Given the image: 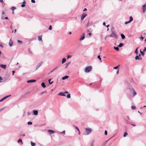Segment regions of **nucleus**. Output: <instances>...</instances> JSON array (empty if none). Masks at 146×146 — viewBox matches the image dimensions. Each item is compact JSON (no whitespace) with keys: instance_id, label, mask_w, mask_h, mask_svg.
<instances>
[{"instance_id":"nucleus-13","label":"nucleus","mask_w":146,"mask_h":146,"mask_svg":"<svg viewBox=\"0 0 146 146\" xmlns=\"http://www.w3.org/2000/svg\"><path fill=\"white\" fill-rule=\"evenodd\" d=\"M0 66L2 68L5 69L6 68V65H5L1 64L0 65Z\"/></svg>"},{"instance_id":"nucleus-51","label":"nucleus","mask_w":146,"mask_h":146,"mask_svg":"<svg viewBox=\"0 0 146 146\" xmlns=\"http://www.w3.org/2000/svg\"><path fill=\"white\" fill-rule=\"evenodd\" d=\"M47 93V92H46V91H44V92H42V94H44V93Z\"/></svg>"},{"instance_id":"nucleus-4","label":"nucleus","mask_w":146,"mask_h":146,"mask_svg":"<svg viewBox=\"0 0 146 146\" xmlns=\"http://www.w3.org/2000/svg\"><path fill=\"white\" fill-rule=\"evenodd\" d=\"M133 20V19L132 16H130L129 17V21H126L125 22V25H127L128 23H130Z\"/></svg>"},{"instance_id":"nucleus-59","label":"nucleus","mask_w":146,"mask_h":146,"mask_svg":"<svg viewBox=\"0 0 146 146\" xmlns=\"http://www.w3.org/2000/svg\"><path fill=\"white\" fill-rule=\"evenodd\" d=\"M5 19H7V20H8V19H9L8 17H5Z\"/></svg>"},{"instance_id":"nucleus-29","label":"nucleus","mask_w":146,"mask_h":146,"mask_svg":"<svg viewBox=\"0 0 146 146\" xmlns=\"http://www.w3.org/2000/svg\"><path fill=\"white\" fill-rule=\"evenodd\" d=\"M131 108L133 110H135L136 109L135 106H131Z\"/></svg>"},{"instance_id":"nucleus-10","label":"nucleus","mask_w":146,"mask_h":146,"mask_svg":"<svg viewBox=\"0 0 146 146\" xmlns=\"http://www.w3.org/2000/svg\"><path fill=\"white\" fill-rule=\"evenodd\" d=\"M36 81V80H28L27 81V83H33L34 82H35Z\"/></svg>"},{"instance_id":"nucleus-64","label":"nucleus","mask_w":146,"mask_h":146,"mask_svg":"<svg viewBox=\"0 0 146 146\" xmlns=\"http://www.w3.org/2000/svg\"><path fill=\"white\" fill-rule=\"evenodd\" d=\"M57 67H56L54 69H53V70H55L57 68Z\"/></svg>"},{"instance_id":"nucleus-54","label":"nucleus","mask_w":146,"mask_h":146,"mask_svg":"<svg viewBox=\"0 0 146 146\" xmlns=\"http://www.w3.org/2000/svg\"><path fill=\"white\" fill-rule=\"evenodd\" d=\"M143 51H145L146 52V47H144V49L143 50Z\"/></svg>"},{"instance_id":"nucleus-5","label":"nucleus","mask_w":146,"mask_h":146,"mask_svg":"<svg viewBox=\"0 0 146 146\" xmlns=\"http://www.w3.org/2000/svg\"><path fill=\"white\" fill-rule=\"evenodd\" d=\"M11 96V95H8V96H5L3 98H2V99H1L0 100V102L3 101L4 100L6 99V98H8L9 97Z\"/></svg>"},{"instance_id":"nucleus-40","label":"nucleus","mask_w":146,"mask_h":146,"mask_svg":"<svg viewBox=\"0 0 146 146\" xmlns=\"http://www.w3.org/2000/svg\"><path fill=\"white\" fill-rule=\"evenodd\" d=\"M137 49H138V48H137L135 51V52L137 54L138 53V52H137Z\"/></svg>"},{"instance_id":"nucleus-26","label":"nucleus","mask_w":146,"mask_h":146,"mask_svg":"<svg viewBox=\"0 0 146 146\" xmlns=\"http://www.w3.org/2000/svg\"><path fill=\"white\" fill-rule=\"evenodd\" d=\"M121 36L122 39H124L125 37V36L122 34L121 35Z\"/></svg>"},{"instance_id":"nucleus-24","label":"nucleus","mask_w":146,"mask_h":146,"mask_svg":"<svg viewBox=\"0 0 146 146\" xmlns=\"http://www.w3.org/2000/svg\"><path fill=\"white\" fill-rule=\"evenodd\" d=\"M51 79H50L48 80L49 84H52L53 82V81H52V82H51L50 81H51Z\"/></svg>"},{"instance_id":"nucleus-46","label":"nucleus","mask_w":146,"mask_h":146,"mask_svg":"<svg viewBox=\"0 0 146 146\" xmlns=\"http://www.w3.org/2000/svg\"><path fill=\"white\" fill-rule=\"evenodd\" d=\"M143 37L142 36H141V37H140V38L142 40H143Z\"/></svg>"},{"instance_id":"nucleus-58","label":"nucleus","mask_w":146,"mask_h":146,"mask_svg":"<svg viewBox=\"0 0 146 146\" xmlns=\"http://www.w3.org/2000/svg\"><path fill=\"white\" fill-rule=\"evenodd\" d=\"M5 14V12L3 11H2V14L3 15L4 14Z\"/></svg>"},{"instance_id":"nucleus-50","label":"nucleus","mask_w":146,"mask_h":146,"mask_svg":"<svg viewBox=\"0 0 146 146\" xmlns=\"http://www.w3.org/2000/svg\"><path fill=\"white\" fill-rule=\"evenodd\" d=\"M119 69H118L117 71V72H116V73L117 74H118V73H119Z\"/></svg>"},{"instance_id":"nucleus-14","label":"nucleus","mask_w":146,"mask_h":146,"mask_svg":"<svg viewBox=\"0 0 146 146\" xmlns=\"http://www.w3.org/2000/svg\"><path fill=\"white\" fill-rule=\"evenodd\" d=\"M42 63H39L36 66V70H37L41 65Z\"/></svg>"},{"instance_id":"nucleus-9","label":"nucleus","mask_w":146,"mask_h":146,"mask_svg":"<svg viewBox=\"0 0 146 146\" xmlns=\"http://www.w3.org/2000/svg\"><path fill=\"white\" fill-rule=\"evenodd\" d=\"M48 132L50 134H52L55 132V131L52 130H48Z\"/></svg>"},{"instance_id":"nucleus-61","label":"nucleus","mask_w":146,"mask_h":146,"mask_svg":"<svg viewBox=\"0 0 146 146\" xmlns=\"http://www.w3.org/2000/svg\"><path fill=\"white\" fill-rule=\"evenodd\" d=\"M103 25L104 26H105L106 25V23L105 22H104L103 23Z\"/></svg>"},{"instance_id":"nucleus-43","label":"nucleus","mask_w":146,"mask_h":146,"mask_svg":"<svg viewBox=\"0 0 146 146\" xmlns=\"http://www.w3.org/2000/svg\"><path fill=\"white\" fill-rule=\"evenodd\" d=\"M25 5L24 4H22L21 5V7H25Z\"/></svg>"},{"instance_id":"nucleus-6","label":"nucleus","mask_w":146,"mask_h":146,"mask_svg":"<svg viewBox=\"0 0 146 146\" xmlns=\"http://www.w3.org/2000/svg\"><path fill=\"white\" fill-rule=\"evenodd\" d=\"M85 34L84 33H83L82 35L81 36V37L79 39V40L80 41H82L85 38Z\"/></svg>"},{"instance_id":"nucleus-19","label":"nucleus","mask_w":146,"mask_h":146,"mask_svg":"<svg viewBox=\"0 0 146 146\" xmlns=\"http://www.w3.org/2000/svg\"><path fill=\"white\" fill-rule=\"evenodd\" d=\"M41 85L44 88H45L46 87L45 83L44 82H42L41 84Z\"/></svg>"},{"instance_id":"nucleus-7","label":"nucleus","mask_w":146,"mask_h":146,"mask_svg":"<svg viewBox=\"0 0 146 146\" xmlns=\"http://www.w3.org/2000/svg\"><path fill=\"white\" fill-rule=\"evenodd\" d=\"M130 91L131 92V91H132L133 92V97L136 95L137 93L135 91L134 89L133 88H132L130 89Z\"/></svg>"},{"instance_id":"nucleus-63","label":"nucleus","mask_w":146,"mask_h":146,"mask_svg":"<svg viewBox=\"0 0 146 146\" xmlns=\"http://www.w3.org/2000/svg\"><path fill=\"white\" fill-rule=\"evenodd\" d=\"M25 134H23L21 135H22V136H23V137H24L25 136Z\"/></svg>"},{"instance_id":"nucleus-48","label":"nucleus","mask_w":146,"mask_h":146,"mask_svg":"<svg viewBox=\"0 0 146 146\" xmlns=\"http://www.w3.org/2000/svg\"><path fill=\"white\" fill-rule=\"evenodd\" d=\"M26 1H25V0H24V1L23 2V4H24L25 5V4H26Z\"/></svg>"},{"instance_id":"nucleus-28","label":"nucleus","mask_w":146,"mask_h":146,"mask_svg":"<svg viewBox=\"0 0 146 146\" xmlns=\"http://www.w3.org/2000/svg\"><path fill=\"white\" fill-rule=\"evenodd\" d=\"M140 52L141 55L143 56L144 54V52H143L141 50H140Z\"/></svg>"},{"instance_id":"nucleus-57","label":"nucleus","mask_w":146,"mask_h":146,"mask_svg":"<svg viewBox=\"0 0 146 146\" xmlns=\"http://www.w3.org/2000/svg\"><path fill=\"white\" fill-rule=\"evenodd\" d=\"M2 80V78L0 76V83L1 82V80Z\"/></svg>"},{"instance_id":"nucleus-2","label":"nucleus","mask_w":146,"mask_h":146,"mask_svg":"<svg viewBox=\"0 0 146 146\" xmlns=\"http://www.w3.org/2000/svg\"><path fill=\"white\" fill-rule=\"evenodd\" d=\"M92 69V67L91 66L86 67L84 70V71L86 73H88L90 72Z\"/></svg>"},{"instance_id":"nucleus-23","label":"nucleus","mask_w":146,"mask_h":146,"mask_svg":"<svg viewBox=\"0 0 146 146\" xmlns=\"http://www.w3.org/2000/svg\"><path fill=\"white\" fill-rule=\"evenodd\" d=\"M94 140H93L91 142V146H94Z\"/></svg>"},{"instance_id":"nucleus-16","label":"nucleus","mask_w":146,"mask_h":146,"mask_svg":"<svg viewBox=\"0 0 146 146\" xmlns=\"http://www.w3.org/2000/svg\"><path fill=\"white\" fill-rule=\"evenodd\" d=\"M135 59L136 60H141L142 59V58L141 57H139V56H136L135 57Z\"/></svg>"},{"instance_id":"nucleus-60","label":"nucleus","mask_w":146,"mask_h":146,"mask_svg":"<svg viewBox=\"0 0 146 146\" xmlns=\"http://www.w3.org/2000/svg\"><path fill=\"white\" fill-rule=\"evenodd\" d=\"M88 35L90 36H91L92 35V34L91 33H88Z\"/></svg>"},{"instance_id":"nucleus-27","label":"nucleus","mask_w":146,"mask_h":146,"mask_svg":"<svg viewBox=\"0 0 146 146\" xmlns=\"http://www.w3.org/2000/svg\"><path fill=\"white\" fill-rule=\"evenodd\" d=\"M31 144L32 146H35V143L32 142V141H31Z\"/></svg>"},{"instance_id":"nucleus-32","label":"nucleus","mask_w":146,"mask_h":146,"mask_svg":"<svg viewBox=\"0 0 146 146\" xmlns=\"http://www.w3.org/2000/svg\"><path fill=\"white\" fill-rule=\"evenodd\" d=\"M16 9V7H13L11 8V9L13 11H14Z\"/></svg>"},{"instance_id":"nucleus-38","label":"nucleus","mask_w":146,"mask_h":146,"mask_svg":"<svg viewBox=\"0 0 146 146\" xmlns=\"http://www.w3.org/2000/svg\"><path fill=\"white\" fill-rule=\"evenodd\" d=\"M31 113L29 112H28L27 113V116H29V115H31Z\"/></svg>"},{"instance_id":"nucleus-55","label":"nucleus","mask_w":146,"mask_h":146,"mask_svg":"<svg viewBox=\"0 0 146 146\" xmlns=\"http://www.w3.org/2000/svg\"><path fill=\"white\" fill-rule=\"evenodd\" d=\"M87 9L86 8H85L83 10V11H87Z\"/></svg>"},{"instance_id":"nucleus-36","label":"nucleus","mask_w":146,"mask_h":146,"mask_svg":"<svg viewBox=\"0 0 146 146\" xmlns=\"http://www.w3.org/2000/svg\"><path fill=\"white\" fill-rule=\"evenodd\" d=\"M18 143L21 142L22 143H23L22 142V140L21 139H19L18 140Z\"/></svg>"},{"instance_id":"nucleus-62","label":"nucleus","mask_w":146,"mask_h":146,"mask_svg":"<svg viewBox=\"0 0 146 146\" xmlns=\"http://www.w3.org/2000/svg\"><path fill=\"white\" fill-rule=\"evenodd\" d=\"M64 93H65H65L68 94V92L66 91V92H65Z\"/></svg>"},{"instance_id":"nucleus-31","label":"nucleus","mask_w":146,"mask_h":146,"mask_svg":"<svg viewBox=\"0 0 146 146\" xmlns=\"http://www.w3.org/2000/svg\"><path fill=\"white\" fill-rule=\"evenodd\" d=\"M127 134H128L127 132H125L123 135V137H125Z\"/></svg>"},{"instance_id":"nucleus-30","label":"nucleus","mask_w":146,"mask_h":146,"mask_svg":"<svg viewBox=\"0 0 146 146\" xmlns=\"http://www.w3.org/2000/svg\"><path fill=\"white\" fill-rule=\"evenodd\" d=\"M98 58L100 61V62H102V61L101 60V58L100 57V55H98Z\"/></svg>"},{"instance_id":"nucleus-35","label":"nucleus","mask_w":146,"mask_h":146,"mask_svg":"<svg viewBox=\"0 0 146 146\" xmlns=\"http://www.w3.org/2000/svg\"><path fill=\"white\" fill-rule=\"evenodd\" d=\"M62 133H63V134H65V131H63L62 132H60V134H61Z\"/></svg>"},{"instance_id":"nucleus-33","label":"nucleus","mask_w":146,"mask_h":146,"mask_svg":"<svg viewBox=\"0 0 146 146\" xmlns=\"http://www.w3.org/2000/svg\"><path fill=\"white\" fill-rule=\"evenodd\" d=\"M114 48L116 50H119V48L118 47H115L114 46Z\"/></svg>"},{"instance_id":"nucleus-25","label":"nucleus","mask_w":146,"mask_h":146,"mask_svg":"<svg viewBox=\"0 0 146 146\" xmlns=\"http://www.w3.org/2000/svg\"><path fill=\"white\" fill-rule=\"evenodd\" d=\"M123 45L124 44L123 43H120L118 45V46L119 47H122Z\"/></svg>"},{"instance_id":"nucleus-17","label":"nucleus","mask_w":146,"mask_h":146,"mask_svg":"<svg viewBox=\"0 0 146 146\" xmlns=\"http://www.w3.org/2000/svg\"><path fill=\"white\" fill-rule=\"evenodd\" d=\"M33 114L34 115H37L38 114V111L37 110H34L33 111Z\"/></svg>"},{"instance_id":"nucleus-22","label":"nucleus","mask_w":146,"mask_h":146,"mask_svg":"<svg viewBox=\"0 0 146 146\" xmlns=\"http://www.w3.org/2000/svg\"><path fill=\"white\" fill-rule=\"evenodd\" d=\"M38 40L39 41H42V36H38Z\"/></svg>"},{"instance_id":"nucleus-49","label":"nucleus","mask_w":146,"mask_h":146,"mask_svg":"<svg viewBox=\"0 0 146 146\" xmlns=\"http://www.w3.org/2000/svg\"><path fill=\"white\" fill-rule=\"evenodd\" d=\"M107 134V132L106 130H105V134L106 135Z\"/></svg>"},{"instance_id":"nucleus-39","label":"nucleus","mask_w":146,"mask_h":146,"mask_svg":"<svg viewBox=\"0 0 146 146\" xmlns=\"http://www.w3.org/2000/svg\"><path fill=\"white\" fill-rule=\"evenodd\" d=\"M72 56L71 55H68L67 56V58L68 59L70 58Z\"/></svg>"},{"instance_id":"nucleus-47","label":"nucleus","mask_w":146,"mask_h":146,"mask_svg":"<svg viewBox=\"0 0 146 146\" xmlns=\"http://www.w3.org/2000/svg\"><path fill=\"white\" fill-rule=\"evenodd\" d=\"M70 63V62L68 63H67L66 64V68H67L68 65Z\"/></svg>"},{"instance_id":"nucleus-53","label":"nucleus","mask_w":146,"mask_h":146,"mask_svg":"<svg viewBox=\"0 0 146 146\" xmlns=\"http://www.w3.org/2000/svg\"><path fill=\"white\" fill-rule=\"evenodd\" d=\"M0 2L2 3H4L3 0H0Z\"/></svg>"},{"instance_id":"nucleus-15","label":"nucleus","mask_w":146,"mask_h":146,"mask_svg":"<svg viewBox=\"0 0 146 146\" xmlns=\"http://www.w3.org/2000/svg\"><path fill=\"white\" fill-rule=\"evenodd\" d=\"M58 95H60L61 96H66V95L65 94V93H63V92H60V93H59L58 94Z\"/></svg>"},{"instance_id":"nucleus-12","label":"nucleus","mask_w":146,"mask_h":146,"mask_svg":"<svg viewBox=\"0 0 146 146\" xmlns=\"http://www.w3.org/2000/svg\"><path fill=\"white\" fill-rule=\"evenodd\" d=\"M13 42L12 41L11 39L10 40L9 44L10 46H11L13 44Z\"/></svg>"},{"instance_id":"nucleus-56","label":"nucleus","mask_w":146,"mask_h":146,"mask_svg":"<svg viewBox=\"0 0 146 146\" xmlns=\"http://www.w3.org/2000/svg\"><path fill=\"white\" fill-rule=\"evenodd\" d=\"M1 19L2 20L3 19H5V18H4V17L3 16H2L1 17Z\"/></svg>"},{"instance_id":"nucleus-18","label":"nucleus","mask_w":146,"mask_h":146,"mask_svg":"<svg viewBox=\"0 0 146 146\" xmlns=\"http://www.w3.org/2000/svg\"><path fill=\"white\" fill-rule=\"evenodd\" d=\"M68 78V76H66L64 77H63L62 78V80H64Z\"/></svg>"},{"instance_id":"nucleus-11","label":"nucleus","mask_w":146,"mask_h":146,"mask_svg":"<svg viewBox=\"0 0 146 146\" xmlns=\"http://www.w3.org/2000/svg\"><path fill=\"white\" fill-rule=\"evenodd\" d=\"M143 7V13H144L145 11L146 10V5H143L142 6Z\"/></svg>"},{"instance_id":"nucleus-21","label":"nucleus","mask_w":146,"mask_h":146,"mask_svg":"<svg viewBox=\"0 0 146 146\" xmlns=\"http://www.w3.org/2000/svg\"><path fill=\"white\" fill-rule=\"evenodd\" d=\"M66 60V58H64L62 59V64L64 63Z\"/></svg>"},{"instance_id":"nucleus-44","label":"nucleus","mask_w":146,"mask_h":146,"mask_svg":"<svg viewBox=\"0 0 146 146\" xmlns=\"http://www.w3.org/2000/svg\"><path fill=\"white\" fill-rule=\"evenodd\" d=\"M48 29L50 30H51L52 29V26L51 25H50V26L49 28Z\"/></svg>"},{"instance_id":"nucleus-8","label":"nucleus","mask_w":146,"mask_h":146,"mask_svg":"<svg viewBox=\"0 0 146 146\" xmlns=\"http://www.w3.org/2000/svg\"><path fill=\"white\" fill-rule=\"evenodd\" d=\"M87 16V14L84 13H83L82 15L81 18V20H83L84 18Z\"/></svg>"},{"instance_id":"nucleus-42","label":"nucleus","mask_w":146,"mask_h":146,"mask_svg":"<svg viewBox=\"0 0 146 146\" xmlns=\"http://www.w3.org/2000/svg\"><path fill=\"white\" fill-rule=\"evenodd\" d=\"M17 42L18 43H20V44L22 43V42L21 41L19 40H17Z\"/></svg>"},{"instance_id":"nucleus-34","label":"nucleus","mask_w":146,"mask_h":146,"mask_svg":"<svg viewBox=\"0 0 146 146\" xmlns=\"http://www.w3.org/2000/svg\"><path fill=\"white\" fill-rule=\"evenodd\" d=\"M67 98H70V94H68L66 96Z\"/></svg>"},{"instance_id":"nucleus-1","label":"nucleus","mask_w":146,"mask_h":146,"mask_svg":"<svg viewBox=\"0 0 146 146\" xmlns=\"http://www.w3.org/2000/svg\"><path fill=\"white\" fill-rule=\"evenodd\" d=\"M85 133H84L85 135H88L92 131L91 128H86L85 129Z\"/></svg>"},{"instance_id":"nucleus-52","label":"nucleus","mask_w":146,"mask_h":146,"mask_svg":"<svg viewBox=\"0 0 146 146\" xmlns=\"http://www.w3.org/2000/svg\"><path fill=\"white\" fill-rule=\"evenodd\" d=\"M12 72H13L12 75H13L14 74V73L15 72V71H13Z\"/></svg>"},{"instance_id":"nucleus-45","label":"nucleus","mask_w":146,"mask_h":146,"mask_svg":"<svg viewBox=\"0 0 146 146\" xmlns=\"http://www.w3.org/2000/svg\"><path fill=\"white\" fill-rule=\"evenodd\" d=\"M31 2L33 3H35V1L34 0H31Z\"/></svg>"},{"instance_id":"nucleus-3","label":"nucleus","mask_w":146,"mask_h":146,"mask_svg":"<svg viewBox=\"0 0 146 146\" xmlns=\"http://www.w3.org/2000/svg\"><path fill=\"white\" fill-rule=\"evenodd\" d=\"M110 37H114L115 38H117L118 36L114 32H112V33L110 35Z\"/></svg>"},{"instance_id":"nucleus-37","label":"nucleus","mask_w":146,"mask_h":146,"mask_svg":"<svg viewBox=\"0 0 146 146\" xmlns=\"http://www.w3.org/2000/svg\"><path fill=\"white\" fill-rule=\"evenodd\" d=\"M27 124L29 125H31L32 124V123L31 122H28L27 123Z\"/></svg>"},{"instance_id":"nucleus-41","label":"nucleus","mask_w":146,"mask_h":146,"mask_svg":"<svg viewBox=\"0 0 146 146\" xmlns=\"http://www.w3.org/2000/svg\"><path fill=\"white\" fill-rule=\"evenodd\" d=\"M118 66H117L116 67H114L113 69H118Z\"/></svg>"},{"instance_id":"nucleus-20","label":"nucleus","mask_w":146,"mask_h":146,"mask_svg":"<svg viewBox=\"0 0 146 146\" xmlns=\"http://www.w3.org/2000/svg\"><path fill=\"white\" fill-rule=\"evenodd\" d=\"M75 128L77 130V131L78 132V134L79 135H80V131L79 129V128L76 126H75Z\"/></svg>"}]
</instances>
